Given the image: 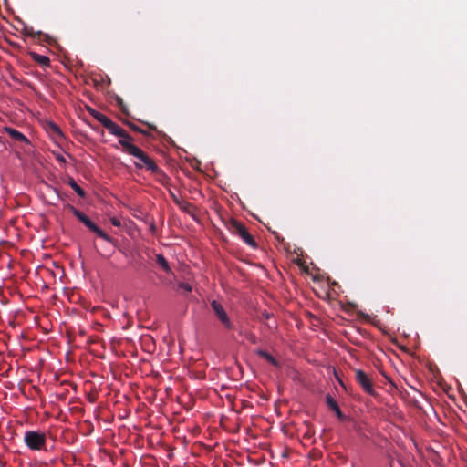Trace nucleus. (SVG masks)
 Here are the masks:
<instances>
[{
    "label": "nucleus",
    "mask_w": 467,
    "mask_h": 467,
    "mask_svg": "<svg viewBox=\"0 0 467 467\" xmlns=\"http://www.w3.org/2000/svg\"><path fill=\"white\" fill-rule=\"evenodd\" d=\"M119 143L122 145L124 150L136 158L134 164L138 169H146L152 173L159 172L160 169L154 161L150 158L141 149L130 141V138L126 131L119 128Z\"/></svg>",
    "instance_id": "nucleus-1"
},
{
    "label": "nucleus",
    "mask_w": 467,
    "mask_h": 467,
    "mask_svg": "<svg viewBox=\"0 0 467 467\" xmlns=\"http://www.w3.org/2000/svg\"><path fill=\"white\" fill-rule=\"evenodd\" d=\"M46 434L36 431H27L24 435L26 445L33 451L42 450L46 444Z\"/></svg>",
    "instance_id": "nucleus-2"
},
{
    "label": "nucleus",
    "mask_w": 467,
    "mask_h": 467,
    "mask_svg": "<svg viewBox=\"0 0 467 467\" xmlns=\"http://www.w3.org/2000/svg\"><path fill=\"white\" fill-rule=\"evenodd\" d=\"M229 229L233 234L239 235L247 245L253 248L257 247V244L254 238L248 233L245 226L239 221L231 219L229 223Z\"/></svg>",
    "instance_id": "nucleus-3"
},
{
    "label": "nucleus",
    "mask_w": 467,
    "mask_h": 467,
    "mask_svg": "<svg viewBox=\"0 0 467 467\" xmlns=\"http://www.w3.org/2000/svg\"><path fill=\"white\" fill-rule=\"evenodd\" d=\"M211 307L215 317L221 322V324L223 326L225 329L231 330L234 328L233 322L231 321L226 310L220 302L213 300L211 302Z\"/></svg>",
    "instance_id": "nucleus-4"
},
{
    "label": "nucleus",
    "mask_w": 467,
    "mask_h": 467,
    "mask_svg": "<svg viewBox=\"0 0 467 467\" xmlns=\"http://www.w3.org/2000/svg\"><path fill=\"white\" fill-rule=\"evenodd\" d=\"M355 379L366 393L371 396L376 395L372 379L363 370L357 369L355 371Z\"/></svg>",
    "instance_id": "nucleus-5"
},
{
    "label": "nucleus",
    "mask_w": 467,
    "mask_h": 467,
    "mask_svg": "<svg viewBox=\"0 0 467 467\" xmlns=\"http://www.w3.org/2000/svg\"><path fill=\"white\" fill-rule=\"evenodd\" d=\"M94 117L110 134L117 135V124L105 114L96 111Z\"/></svg>",
    "instance_id": "nucleus-6"
},
{
    "label": "nucleus",
    "mask_w": 467,
    "mask_h": 467,
    "mask_svg": "<svg viewBox=\"0 0 467 467\" xmlns=\"http://www.w3.org/2000/svg\"><path fill=\"white\" fill-rule=\"evenodd\" d=\"M74 215L85 224L90 231L97 230V225L82 212L72 207Z\"/></svg>",
    "instance_id": "nucleus-7"
},
{
    "label": "nucleus",
    "mask_w": 467,
    "mask_h": 467,
    "mask_svg": "<svg viewBox=\"0 0 467 467\" xmlns=\"http://www.w3.org/2000/svg\"><path fill=\"white\" fill-rule=\"evenodd\" d=\"M326 403L327 407L336 413L339 420H345V415L342 413L337 402L331 395L327 394L326 396Z\"/></svg>",
    "instance_id": "nucleus-8"
},
{
    "label": "nucleus",
    "mask_w": 467,
    "mask_h": 467,
    "mask_svg": "<svg viewBox=\"0 0 467 467\" xmlns=\"http://www.w3.org/2000/svg\"><path fill=\"white\" fill-rule=\"evenodd\" d=\"M5 130L6 133H8V135L13 140H15L16 141H21V142H24V143H26V144L29 143L28 139L23 133H21L20 131L13 129V128H10V127H5Z\"/></svg>",
    "instance_id": "nucleus-9"
},
{
    "label": "nucleus",
    "mask_w": 467,
    "mask_h": 467,
    "mask_svg": "<svg viewBox=\"0 0 467 467\" xmlns=\"http://www.w3.org/2000/svg\"><path fill=\"white\" fill-rule=\"evenodd\" d=\"M23 34L26 36H30L33 38H39L43 37V39L47 40L49 36L47 35L43 34L41 31H35L32 26H26L23 29Z\"/></svg>",
    "instance_id": "nucleus-10"
},
{
    "label": "nucleus",
    "mask_w": 467,
    "mask_h": 467,
    "mask_svg": "<svg viewBox=\"0 0 467 467\" xmlns=\"http://www.w3.org/2000/svg\"><path fill=\"white\" fill-rule=\"evenodd\" d=\"M175 202L180 207L181 210H182L183 212L190 215H193V213L195 212V207L192 203L178 199H175Z\"/></svg>",
    "instance_id": "nucleus-11"
},
{
    "label": "nucleus",
    "mask_w": 467,
    "mask_h": 467,
    "mask_svg": "<svg viewBox=\"0 0 467 467\" xmlns=\"http://www.w3.org/2000/svg\"><path fill=\"white\" fill-rule=\"evenodd\" d=\"M255 353L265 358L266 361H268L270 364H272L273 366L275 367H278L279 366V363L278 361L271 355L269 354L268 352H266L265 350H263V349H257L255 350Z\"/></svg>",
    "instance_id": "nucleus-12"
},
{
    "label": "nucleus",
    "mask_w": 467,
    "mask_h": 467,
    "mask_svg": "<svg viewBox=\"0 0 467 467\" xmlns=\"http://www.w3.org/2000/svg\"><path fill=\"white\" fill-rule=\"evenodd\" d=\"M30 56L33 58L34 61L39 63L42 66L48 67L49 64H50L49 57H47L46 56L39 55V54H37L36 52H30Z\"/></svg>",
    "instance_id": "nucleus-13"
},
{
    "label": "nucleus",
    "mask_w": 467,
    "mask_h": 467,
    "mask_svg": "<svg viewBox=\"0 0 467 467\" xmlns=\"http://www.w3.org/2000/svg\"><path fill=\"white\" fill-rule=\"evenodd\" d=\"M67 184L75 191V192L79 197H82V198L85 197L86 193H85L84 190L78 186V184L75 182V180L73 178H71V177L68 178Z\"/></svg>",
    "instance_id": "nucleus-14"
},
{
    "label": "nucleus",
    "mask_w": 467,
    "mask_h": 467,
    "mask_svg": "<svg viewBox=\"0 0 467 467\" xmlns=\"http://www.w3.org/2000/svg\"><path fill=\"white\" fill-rule=\"evenodd\" d=\"M156 263L165 271L166 273H171V267L168 264V261L162 254H157Z\"/></svg>",
    "instance_id": "nucleus-15"
},
{
    "label": "nucleus",
    "mask_w": 467,
    "mask_h": 467,
    "mask_svg": "<svg viewBox=\"0 0 467 467\" xmlns=\"http://www.w3.org/2000/svg\"><path fill=\"white\" fill-rule=\"evenodd\" d=\"M92 232L95 233L100 238H102L104 241H107L109 243H112L114 244V241L111 240V238L105 232H103L100 228H99L98 226H97V230H93Z\"/></svg>",
    "instance_id": "nucleus-16"
},
{
    "label": "nucleus",
    "mask_w": 467,
    "mask_h": 467,
    "mask_svg": "<svg viewBox=\"0 0 467 467\" xmlns=\"http://www.w3.org/2000/svg\"><path fill=\"white\" fill-rule=\"evenodd\" d=\"M49 127H50V130H51L54 133H56V134L59 135V136H62V131H61V130L58 128V126H57V125H56L55 123H52V122H51V123L49 124Z\"/></svg>",
    "instance_id": "nucleus-17"
},
{
    "label": "nucleus",
    "mask_w": 467,
    "mask_h": 467,
    "mask_svg": "<svg viewBox=\"0 0 467 467\" xmlns=\"http://www.w3.org/2000/svg\"><path fill=\"white\" fill-rule=\"evenodd\" d=\"M56 160L60 162V163H63L65 164L66 163V159L61 155V154H57L56 156Z\"/></svg>",
    "instance_id": "nucleus-18"
},
{
    "label": "nucleus",
    "mask_w": 467,
    "mask_h": 467,
    "mask_svg": "<svg viewBox=\"0 0 467 467\" xmlns=\"http://www.w3.org/2000/svg\"><path fill=\"white\" fill-rule=\"evenodd\" d=\"M247 338L249 339L250 342L252 343H256V337L254 335V334H250Z\"/></svg>",
    "instance_id": "nucleus-19"
},
{
    "label": "nucleus",
    "mask_w": 467,
    "mask_h": 467,
    "mask_svg": "<svg viewBox=\"0 0 467 467\" xmlns=\"http://www.w3.org/2000/svg\"><path fill=\"white\" fill-rule=\"evenodd\" d=\"M184 290L188 291V292H191L192 291V287L190 285L188 284H182L181 285Z\"/></svg>",
    "instance_id": "nucleus-20"
},
{
    "label": "nucleus",
    "mask_w": 467,
    "mask_h": 467,
    "mask_svg": "<svg viewBox=\"0 0 467 467\" xmlns=\"http://www.w3.org/2000/svg\"><path fill=\"white\" fill-rule=\"evenodd\" d=\"M118 102H119V110L123 111V101L119 97Z\"/></svg>",
    "instance_id": "nucleus-21"
},
{
    "label": "nucleus",
    "mask_w": 467,
    "mask_h": 467,
    "mask_svg": "<svg viewBox=\"0 0 467 467\" xmlns=\"http://www.w3.org/2000/svg\"><path fill=\"white\" fill-rule=\"evenodd\" d=\"M129 413H130L129 410H125V414H120L119 412V418H121V419L126 418L129 415Z\"/></svg>",
    "instance_id": "nucleus-22"
},
{
    "label": "nucleus",
    "mask_w": 467,
    "mask_h": 467,
    "mask_svg": "<svg viewBox=\"0 0 467 467\" xmlns=\"http://www.w3.org/2000/svg\"><path fill=\"white\" fill-rule=\"evenodd\" d=\"M110 222H111V223H112L114 226H117V223H118L117 217H112V218L110 219Z\"/></svg>",
    "instance_id": "nucleus-23"
},
{
    "label": "nucleus",
    "mask_w": 467,
    "mask_h": 467,
    "mask_svg": "<svg viewBox=\"0 0 467 467\" xmlns=\"http://www.w3.org/2000/svg\"><path fill=\"white\" fill-rule=\"evenodd\" d=\"M128 327V324L123 327V329H126Z\"/></svg>",
    "instance_id": "nucleus-24"
}]
</instances>
